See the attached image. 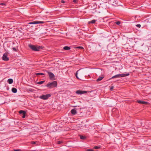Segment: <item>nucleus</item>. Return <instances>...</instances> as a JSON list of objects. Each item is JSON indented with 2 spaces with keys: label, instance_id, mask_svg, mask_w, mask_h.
I'll use <instances>...</instances> for the list:
<instances>
[{
  "label": "nucleus",
  "instance_id": "f257e3e1",
  "mask_svg": "<svg viewBox=\"0 0 151 151\" xmlns=\"http://www.w3.org/2000/svg\"><path fill=\"white\" fill-rule=\"evenodd\" d=\"M57 81H54L51 83H49L46 86L49 88H51L57 87Z\"/></svg>",
  "mask_w": 151,
  "mask_h": 151
},
{
  "label": "nucleus",
  "instance_id": "f03ea898",
  "mask_svg": "<svg viewBox=\"0 0 151 151\" xmlns=\"http://www.w3.org/2000/svg\"><path fill=\"white\" fill-rule=\"evenodd\" d=\"M129 75V73L126 74H118L113 76L111 78H110L109 80H110L112 78H118L122 77H125L128 76Z\"/></svg>",
  "mask_w": 151,
  "mask_h": 151
},
{
  "label": "nucleus",
  "instance_id": "7ed1b4c3",
  "mask_svg": "<svg viewBox=\"0 0 151 151\" xmlns=\"http://www.w3.org/2000/svg\"><path fill=\"white\" fill-rule=\"evenodd\" d=\"M29 47L33 50L36 51H39L41 48V47L40 46H37L32 45H29Z\"/></svg>",
  "mask_w": 151,
  "mask_h": 151
},
{
  "label": "nucleus",
  "instance_id": "20e7f679",
  "mask_svg": "<svg viewBox=\"0 0 151 151\" xmlns=\"http://www.w3.org/2000/svg\"><path fill=\"white\" fill-rule=\"evenodd\" d=\"M51 95L48 94L46 95H42L39 96V98L43 100H47L49 97H50Z\"/></svg>",
  "mask_w": 151,
  "mask_h": 151
},
{
  "label": "nucleus",
  "instance_id": "39448f33",
  "mask_svg": "<svg viewBox=\"0 0 151 151\" xmlns=\"http://www.w3.org/2000/svg\"><path fill=\"white\" fill-rule=\"evenodd\" d=\"M87 92V91H86L78 90L76 91V93L78 95H82V94L86 93Z\"/></svg>",
  "mask_w": 151,
  "mask_h": 151
},
{
  "label": "nucleus",
  "instance_id": "423d86ee",
  "mask_svg": "<svg viewBox=\"0 0 151 151\" xmlns=\"http://www.w3.org/2000/svg\"><path fill=\"white\" fill-rule=\"evenodd\" d=\"M47 72L49 75L50 79L52 80H54L55 78L54 75L51 72L47 71Z\"/></svg>",
  "mask_w": 151,
  "mask_h": 151
},
{
  "label": "nucleus",
  "instance_id": "0eeeda50",
  "mask_svg": "<svg viewBox=\"0 0 151 151\" xmlns=\"http://www.w3.org/2000/svg\"><path fill=\"white\" fill-rule=\"evenodd\" d=\"M2 58L3 60L5 61H8L9 58L8 57V54L6 53H4L3 55Z\"/></svg>",
  "mask_w": 151,
  "mask_h": 151
},
{
  "label": "nucleus",
  "instance_id": "6e6552de",
  "mask_svg": "<svg viewBox=\"0 0 151 151\" xmlns=\"http://www.w3.org/2000/svg\"><path fill=\"white\" fill-rule=\"evenodd\" d=\"M109 3L112 5L117 4L116 0H109Z\"/></svg>",
  "mask_w": 151,
  "mask_h": 151
},
{
  "label": "nucleus",
  "instance_id": "1a4fd4ad",
  "mask_svg": "<svg viewBox=\"0 0 151 151\" xmlns=\"http://www.w3.org/2000/svg\"><path fill=\"white\" fill-rule=\"evenodd\" d=\"M44 22L42 21H35L32 22H29V24H42Z\"/></svg>",
  "mask_w": 151,
  "mask_h": 151
},
{
  "label": "nucleus",
  "instance_id": "9d476101",
  "mask_svg": "<svg viewBox=\"0 0 151 151\" xmlns=\"http://www.w3.org/2000/svg\"><path fill=\"white\" fill-rule=\"evenodd\" d=\"M71 112L73 115H75L77 113V111L76 109L74 108L72 109L71 111Z\"/></svg>",
  "mask_w": 151,
  "mask_h": 151
},
{
  "label": "nucleus",
  "instance_id": "9b49d317",
  "mask_svg": "<svg viewBox=\"0 0 151 151\" xmlns=\"http://www.w3.org/2000/svg\"><path fill=\"white\" fill-rule=\"evenodd\" d=\"M12 91L13 93H15L17 92V89L15 88H13L12 89Z\"/></svg>",
  "mask_w": 151,
  "mask_h": 151
},
{
  "label": "nucleus",
  "instance_id": "f8f14e48",
  "mask_svg": "<svg viewBox=\"0 0 151 151\" xmlns=\"http://www.w3.org/2000/svg\"><path fill=\"white\" fill-rule=\"evenodd\" d=\"M104 78V76H102L101 77H100L99 78H98L97 80L96 81L97 82L99 81H101Z\"/></svg>",
  "mask_w": 151,
  "mask_h": 151
},
{
  "label": "nucleus",
  "instance_id": "ddd939ff",
  "mask_svg": "<svg viewBox=\"0 0 151 151\" xmlns=\"http://www.w3.org/2000/svg\"><path fill=\"white\" fill-rule=\"evenodd\" d=\"M137 102L139 104H145L147 103V102L145 101H138Z\"/></svg>",
  "mask_w": 151,
  "mask_h": 151
},
{
  "label": "nucleus",
  "instance_id": "4468645a",
  "mask_svg": "<svg viewBox=\"0 0 151 151\" xmlns=\"http://www.w3.org/2000/svg\"><path fill=\"white\" fill-rule=\"evenodd\" d=\"M8 82L9 84H11L13 83V80L12 79L9 78L8 79Z\"/></svg>",
  "mask_w": 151,
  "mask_h": 151
},
{
  "label": "nucleus",
  "instance_id": "2eb2a0df",
  "mask_svg": "<svg viewBox=\"0 0 151 151\" xmlns=\"http://www.w3.org/2000/svg\"><path fill=\"white\" fill-rule=\"evenodd\" d=\"M96 21H97L96 20L93 19V20H92L91 21H89L88 22V23L89 24H91V23L94 24Z\"/></svg>",
  "mask_w": 151,
  "mask_h": 151
},
{
  "label": "nucleus",
  "instance_id": "dca6fc26",
  "mask_svg": "<svg viewBox=\"0 0 151 151\" xmlns=\"http://www.w3.org/2000/svg\"><path fill=\"white\" fill-rule=\"evenodd\" d=\"M63 49L65 50H68L70 49V48L68 46H65L63 48Z\"/></svg>",
  "mask_w": 151,
  "mask_h": 151
},
{
  "label": "nucleus",
  "instance_id": "f3484780",
  "mask_svg": "<svg viewBox=\"0 0 151 151\" xmlns=\"http://www.w3.org/2000/svg\"><path fill=\"white\" fill-rule=\"evenodd\" d=\"M19 113L20 114H26V112L24 111L23 110H20L19 111Z\"/></svg>",
  "mask_w": 151,
  "mask_h": 151
},
{
  "label": "nucleus",
  "instance_id": "a211bd4d",
  "mask_svg": "<svg viewBox=\"0 0 151 151\" xmlns=\"http://www.w3.org/2000/svg\"><path fill=\"white\" fill-rule=\"evenodd\" d=\"M80 137L81 139H85L86 138V137H85L84 136H82V135H80Z\"/></svg>",
  "mask_w": 151,
  "mask_h": 151
},
{
  "label": "nucleus",
  "instance_id": "6ab92c4d",
  "mask_svg": "<svg viewBox=\"0 0 151 151\" xmlns=\"http://www.w3.org/2000/svg\"><path fill=\"white\" fill-rule=\"evenodd\" d=\"M36 75H44L45 74L44 73H36Z\"/></svg>",
  "mask_w": 151,
  "mask_h": 151
},
{
  "label": "nucleus",
  "instance_id": "aec40b11",
  "mask_svg": "<svg viewBox=\"0 0 151 151\" xmlns=\"http://www.w3.org/2000/svg\"><path fill=\"white\" fill-rule=\"evenodd\" d=\"M100 146H95L94 147V148L95 149H99V148H100Z\"/></svg>",
  "mask_w": 151,
  "mask_h": 151
},
{
  "label": "nucleus",
  "instance_id": "412c9836",
  "mask_svg": "<svg viewBox=\"0 0 151 151\" xmlns=\"http://www.w3.org/2000/svg\"><path fill=\"white\" fill-rule=\"evenodd\" d=\"M44 82V81H41L38 82V84H41L43 83Z\"/></svg>",
  "mask_w": 151,
  "mask_h": 151
},
{
  "label": "nucleus",
  "instance_id": "4be33fe9",
  "mask_svg": "<svg viewBox=\"0 0 151 151\" xmlns=\"http://www.w3.org/2000/svg\"><path fill=\"white\" fill-rule=\"evenodd\" d=\"M116 23L117 25H119L121 24V22L120 21H117L116 22Z\"/></svg>",
  "mask_w": 151,
  "mask_h": 151
},
{
  "label": "nucleus",
  "instance_id": "5701e85b",
  "mask_svg": "<svg viewBox=\"0 0 151 151\" xmlns=\"http://www.w3.org/2000/svg\"><path fill=\"white\" fill-rule=\"evenodd\" d=\"M78 71H77L76 73V78H78V79H80V78H78V75H78L77 72H78Z\"/></svg>",
  "mask_w": 151,
  "mask_h": 151
},
{
  "label": "nucleus",
  "instance_id": "b1692460",
  "mask_svg": "<svg viewBox=\"0 0 151 151\" xmlns=\"http://www.w3.org/2000/svg\"><path fill=\"white\" fill-rule=\"evenodd\" d=\"M12 49L14 51H15V52L17 51V49H16L15 47H13L12 48Z\"/></svg>",
  "mask_w": 151,
  "mask_h": 151
},
{
  "label": "nucleus",
  "instance_id": "393cba45",
  "mask_svg": "<svg viewBox=\"0 0 151 151\" xmlns=\"http://www.w3.org/2000/svg\"><path fill=\"white\" fill-rule=\"evenodd\" d=\"M136 26L137 27H138L139 28H140V27H141V25L139 24H138L137 25H136Z\"/></svg>",
  "mask_w": 151,
  "mask_h": 151
},
{
  "label": "nucleus",
  "instance_id": "a878e982",
  "mask_svg": "<svg viewBox=\"0 0 151 151\" xmlns=\"http://www.w3.org/2000/svg\"><path fill=\"white\" fill-rule=\"evenodd\" d=\"M25 114H23V116H22V117L23 118H24L25 117Z\"/></svg>",
  "mask_w": 151,
  "mask_h": 151
},
{
  "label": "nucleus",
  "instance_id": "bb28decb",
  "mask_svg": "<svg viewBox=\"0 0 151 151\" xmlns=\"http://www.w3.org/2000/svg\"><path fill=\"white\" fill-rule=\"evenodd\" d=\"M73 2H74V3H76L78 1V0H73Z\"/></svg>",
  "mask_w": 151,
  "mask_h": 151
},
{
  "label": "nucleus",
  "instance_id": "cd10ccee",
  "mask_svg": "<svg viewBox=\"0 0 151 151\" xmlns=\"http://www.w3.org/2000/svg\"><path fill=\"white\" fill-rule=\"evenodd\" d=\"M0 5H2V6H4V5H5L6 4H5L4 3H0Z\"/></svg>",
  "mask_w": 151,
  "mask_h": 151
},
{
  "label": "nucleus",
  "instance_id": "c85d7f7f",
  "mask_svg": "<svg viewBox=\"0 0 151 151\" xmlns=\"http://www.w3.org/2000/svg\"><path fill=\"white\" fill-rule=\"evenodd\" d=\"M62 143V141H58V144H61Z\"/></svg>",
  "mask_w": 151,
  "mask_h": 151
},
{
  "label": "nucleus",
  "instance_id": "c756f323",
  "mask_svg": "<svg viewBox=\"0 0 151 151\" xmlns=\"http://www.w3.org/2000/svg\"><path fill=\"white\" fill-rule=\"evenodd\" d=\"M31 143L32 144H35L36 143L34 141H32L31 142Z\"/></svg>",
  "mask_w": 151,
  "mask_h": 151
},
{
  "label": "nucleus",
  "instance_id": "7c9ffc66",
  "mask_svg": "<svg viewBox=\"0 0 151 151\" xmlns=\"http://www.w3.org/2000/svg\"><path fill=\"white\" fill-rule=\"evenodd\" d=\"M93 150L92 149H88L86 151H93Z\"/></svg>",
  "mask_w": 151,
  "mask_h": 151
},
{
  "label": "nucleus",
  "instance_id": "2f4dec72",
  "mask_svg": "<svg viewBox=\"0 0 151 151\" xmlns=\"http://www.w3.org/2000/svg\"><path fill=\"white\" fill-rule=\"evenodd\" d=\"M77 48H81V49H83V47H81V46L78 47H77Z\"/></svg>",
  "mask_w": 151,
  "mask_h": 151
},
{
  "label": "nucleus",
  "instance_id": "473e14b6",
  "mask_svg": "<svg viewBox=\"0 0 151 151\" xmlns=\"http://www.w3.org/2000/svg\"><path fill=\"white\" fill-rule=\"evenodd\" d=\"M114 88V87L113 86H111L110 88V89L111 90H112Z\"/></svg>",
  "mask_w": 151,
  "mask_h": 151
},
{
  "label": "nucleus",
  "instance_id": "72a5a7b5",
  "mask_svg": "<svg viewBox=\"0 0 151 151\" xmlns=\"http://www.w3.org/2000/svg\"><path fill=\"white\" fill-rule=\"evenodd\" d=\"M61 2L63 3H64L65 2V1L63 0H62L61 1Z\"/></svg>",
  "mask_w": 151,
  "mask_h": 151
},
{
  "label": "nucleus",
  "instance_id": "f704fd0d",
  "mask_svg": "<svg viewBox=\"0 0 151 151\" xmlns=\"http://www.w3.org/2000/svg\"><path fill=\"white\" fill-rule=\"evenodd\" d=\"M29 91H33V90L32 89H30L29 90Z\"/></svg>",
  "mask_w": 151,
  "mask_h": 151
},
{
  "label": "nucleus",
  "instance_id": "c9c22d12",
  "mask_svg": "<svg viewBox=\"0 0 151 151\" xmlns=\"http://www.w3.org/2000/svg\"><path fill=\"white\" fill-rule=\"evenodd\" d=\"M14 151H20V150H15Z\"/></svg>",
  "mask_w": 151,
  "mask_h": 151
}]
</instances>
